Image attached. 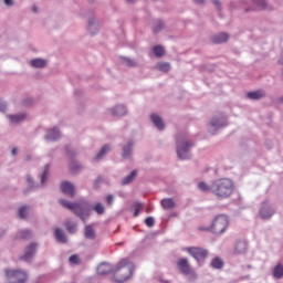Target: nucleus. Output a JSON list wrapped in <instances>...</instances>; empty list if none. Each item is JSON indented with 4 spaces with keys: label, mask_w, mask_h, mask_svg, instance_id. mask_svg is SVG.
Returning <instances> with one entry per match:
<instances>
[{
    "label": "nucleus",
    "mask_w": 283,
    "mask_h": 283,
    "mask_svg": "<svg viewBox=\"0 0 283 283\" xmlns=\"http://www.w3.org/2000/svg\"><path fill=\"white\" fill-rule=\"evenodd\" d=\"M211 193L216 196L219 200H224L233 196V191H235V185L233 180L230 178H220L212 182L211 185Z\"/></svg>",
    "instance_id": "1"
},
{
    "label": "nucleus",
    "mask_w": 283,
    "mask_h": 283,
    "mask_svg": "<svg viewBox=\"0 0 283 283\" xmlns=\"http://www.w3.org/2000/svg\"><path fill=\"white\" fill-rule=\"evenodd\" d=\"M134 275V264L127 259L119 261L114 269V280L117 283L127 282Z\"/></svg>",
    "instance_id": "2"
},
{
    "label": "nucleus",
    "mask_w": 283,
    "mask_h": 283,
    "mask_svg": "<svg viewBox=\"0 0 283 283\" xmlns=\"http://www.w3.org/2000/svg\"><path fill=\"white\" fill-rule=\"evenodd\" d=\"M229 229V217L226 214L217 216L211 223L210 228H199L200 231H211L217 235H222Z\"/></svg>",
    "instance_id": "3"
},
{
    "label": "nucleus",
    "mask_w": 283,
    "mask_h": 283,
    "mask_svg": "<svg viewBox=\"0 0 283 283\" xmlns=\"http://www.w3.org/2000/svg\"><path fill=\"white\" fill-rule=\"evenodd\" d=\"M62 207H65V209H70V211H73L75 216H78L81 220H85V218L90 217V205L87 202H80V203H72L67 200L61 199L60 200Z\"/></svg>",
    "instance_id": "4"
},
{
    "label": "nucleus",
    "mask_w": 283,
    "mask_h": 283,
    "mask_svg": "<svg viewBox=\"0 0 283 283\" xmlns=\"http://www.w3.org/2000/svg\"><path fill=\"white\" fill-rule=\"evenodd\" d=\"M186 251L189 253V255H191V258L197 260V262H202V260H207V255H209V251H207V249L198 247L187 248Z\"/></svg>",
    "instance_id": "5"
},
{
    "label": "nucleus",
    "mask_w": 283,
    "mask_h": 283,
    "mask_svg": "<svg viewBox=\"0 0 283 283\" xmlns=\"http://www.w3.org/2000/svg\"><path fill=\"white\" fill-rule=\"evenodd\" d=\"M6 273L10 283H23L28 280V274L19 270H7Z\"/></svg>",
    "instance_id": "6"
},
{
    "label": "nucleus",
    "mask_w": 283,
    "mask_h": 283,
    "mask_svg": "<svg viewBox=\"0 0 283 283\" xmlns=\"http://www.w3.org/2000/svg\"><path fill=\"white\" fill-rule=\"evenodd\" d=\"M192 146H193V144H191L189 142L180 143V139H178L177 140V156L181 160H186V158H189V149H191Z\"/></svg>",
    "instance_id": "7"
},
{
    "label": "nucleus",
    "mask_w": 283,
    "mask_h": 283,
    "mask_svg": "<svg viewBox=\"0 0 283 283\" xmlns=\"http://www.w3.org/2000/svg\"><path fill=\"white\" fill-rule=\"evenodd\" d=\"M177 266L184 275H192L196 276V272L191 269V265H189V261L187 259H180L177 262Z\"/></svg>",
    "instance_id": "8"
},
{
    "label": "nucleus",
    "mask_w": 283,
    "mask_h": 283,
    "mask_svg": "<svg viewBox=\"0 0 283 283\" xmlns=\"http://www.w3.org/2000/svg\"><path fill=\"white\" fill-rule=\"evenodd\" d=\"M61 190L63 191V193L71 196V198H74V196H76V188L70 181H63L61 185Z\"/></svg>",
    "instance_id": "9"
},
{
    "label": "nucleus",
    "mask_w": 283,
    "mask_h": 283,
    "mask_svg": "<svg viewBox=\"0 0 283 283\" xmlns=\"http://www.w3.org/2000/svg\"><path fill=\"white\" fill-rule=\"evenodd\" d=\"M112 272L114 273V268H112V264L109 263H102L97 266L98 275H107Z\"/></svg>",
    "instance_id": "10"
},
{
    "label": "nucleus",
    "mask_w": 283,
    "mask_h": 283,
    "mask_svg": "<svg viewBox=\"0 0 283 283\" xmlns=\"http://www.w3.org/2000/svg\"><path fill=\"white\" fill-rule=\"evenodd\" d=\"M228 41H229V34L227 33H219L211 38V42L214 44L227 43Z\"/></svg>",
    "instance_id": "11"
},
{
    "label": "nucleus",
    "mask_w": 283,
    "mask_h": 283,
    "mask_svg": "<svg viewBox=\"0 0 283 283\" xmlns=\"http://www.w3.org/2000/svg\"><path fill=\"white\" fill-rule=\"evenodd\" d=\"M154 125L157 127V129H159L160 132H163V129H165V122H163V117L156 115V114H153L150 116Z\"/></svg>",
    "instance_id": "12"
},
{
    "label": "nucleus",
    "mask_w": 283,
    "mask_h": 283,
    "mask_svg": "<svg viewBox=\"0 0 283 283\" xmlns=\"http://www.w3.org/2000/svg\"><path fill=\"white\" fill-rule=\"evenodd\" d=\"M34 251H36V245L34 243H31L27 249L24 255L21 258L22 260H25L27 262L34 255Z\"/></svg>",
    "instance_id": "13"
},
{
    "label": "nucleus",
    "mask_w": 283,
    "mask_h": 283,
    "mask_svg": "<svg viewBox=\"0 0 283 283\" xmlns=\"http://www.w3.org/2000/svg\"><path fill=\"white\" fill-rule=\"evenodd\" d=\"M272 275L276 280H282V277H283V265H282V263H279L273 268Z\"/></svg>",
    "instance_id": "14"
},
{
    "label": "nucleus",
    "mask_w": 283,
    "mask_h": 283,
    "mask_svg": "<svg viewBox=\"0 0 283 283\" xmlns=\"http://www.w3.org/2000/svg\"><path fill=\"white\" fill-rule=\"evenodd\" d=\"M59 138H61V133L59 132V128H53L46 134V140H59Z\"/></svg>",
    "instance_id": "15"
},
{
    "label": "nucleus",
    "mask_w": 283,
    "mask_h": 283,
    "mask_svg": "<svg viewBox=\"0 0 283 283\" xmlns=\"http://www.w3.org/2000/svg\"><path fill=\"white\" fill-rule=\"evenodd\" d=\"M266 94L264 91H255L248 93V98H251V101H260V98H264Z\"/></svg>",
    "instance_id": "16"
},
{
    "label": "nucleus",
    "mask_w": 283,
    "mask_h": 283,
    "mask_svg": "<svg viewBox=\"0 0 283 283\" xmlns=\"http://www.w3.org/2000/svg\"><path fill=\"white\" fill-rule=\"evenodd\" d=\"M161 207H163V209H166V210L175 209L176 201H174V199H171V198L163 199Z\"/></svg>",
    "instance_id": "17"
},
{
    "label": "nucleus",
    "mask_w": 283,
    "mask_h": 283,
    "mask_svg": "<svg viewBox=\"0 0 283 283\" xmlns=\"http://www.w3.org/2000/svg\"><path fill=\"white\" fill-rule=\"evenodd\" d=\"M55 238L57 242H61L62 244H65V242H67V237H65V232H63V230L59 228L55 229Z\"/></svg>",
    "instance_id": "18"
},
{
    "label": "nucleus",
    "mask_w": 283,
    "mask_h": 283,
    "mask_svg": "<svg viewBox=\"0 0 283 283\" xmlns=\"http://www.w3.org/2000/svg\"><path fill=\"white\" fill-rule=\"evenodd\" d=\"M127 114V108L125 106H116L113 108V116H125Z\"/></svg>",
    "instance_id": "19"
},
{
    "label": "nucleus",
    "mask_w": 283,
    "mask_h": 283,
    "mask_svg": "<svg viewBox=\"0 0 283 283\" xmlns=\"http://www.w3.org/2000/svg\"><path fill=\"white\" fill-rule=\"evenodd\" d=\"M248 249L247 241H238L235 245V253H245Z\"/></svg>",
    "instance_id": "20"
},
{
    "label": "nucleus",
    "mask_w": 283,
    "mask_h": 283,
    "mask_svg": "<svg viewBox=\"0 0 283 283\" xmlns=\"http://www.w3.org/2000/svg\"><path fill=\"white\" fill-rule=\"evenodd\" d=\"M260 216L263 220H268V218H271L273 216V210L263 207L260 211Z\"/></svg>",
    "instance_id": "21"
},
{
    "label": "nucleus",
    "mask_w": 283,
    "mask_h": 283,
    "mask_svg": "<svg viewBox=\"0 0 283 283\" xmlns=\"http://www.w3.org/2000/svg\"><path fill=\"white\" fill-rule=\"evenodd\" d=\"M138 176L137 170H133L130 175H128L126 178L123 180V185H129L130 182H134V179Z\"/></svg>",
    "instance_id": "22"
},
{
    "label": "nucleus",
    "mask_w": 283,
    "mask_h": 283,
    "mask_svg": "<svg viewBox=\"0 0 283 283\" xmlns=\"http://www.w3.org/2000/svg\"><path fill=\"white\" fill-rule=\"evenodd\" d=\"M132 209L134 210V217L138 218L140 216V211H143V203L135 202L133 203Z\"/></svg>",
    "instance_id": "23"
},
{
    "label": "nucleus",
    "mask_w": 283,
    "mask_h": 283,
    "mask_svg": "<svg viewBox=\"0 0 283 283\" xmlns=\"http://www.w3.org/2000/svg\"><path fill=\"white\" fill-rule=\"evenodd\" d=\"M31 65L33 67H45V65H48V62L43 59H35L31 61Z\"/></svg>",
    "instance_id": "24"
},
{
    "label": "nucleus",
    "mask_w": 283,
    "mask_h": 283,
    "mask_svg": "<svg viewBox=\"0 0 283 283\" xmlns=\"http://www.w3.org/2000/svg\"><path fill=\"white\" fill-rule=\"evenodd\" d=\"M156 67L159 70V72H169V70H171V64L167 62H161L158 63Z\"/></svg>",
    "instance_id": "25"
},
{
    "label": "nucleus",
    "mask_w": 283,
    "mask_h": 283,
    "mask_svg": "<svg viewBox=\"0 0 283 283\" xmlns=\"http://www.w3.org/2000/svg\"><path fill=\"white\" fill-rule=\"evenodd\" d=\"M11 123H21L25 120V115H9Z\"/></svg>",
    "instance_id": "26"
},
{
    "label": "nucleus",
    "mask_w": 283,
    "mask_h": 283,
    "mask_svg": "<svg viewBox=\"0 0 283 283\" xmlns=\"http://www.w3.org/2000/svg\"><path fill=\"white\" fill-rule=\"evenodd\" d=\"M211 266H213V269H222V266H224V262H222L220 258H214L211 262Z\"/></svg>",
    "instance_id": "27"
},
{
    "label": "nucleus",
    "mask_w": 283,
    "mask_h": 283,
    "mask_svg": "<svg viewBox=\"0 0 283 283\" xmlns=\"http://www.w3.org/2000/svg\"><path fill=\"white\" fill-rule=\"evenodd\" d=\"M82 168H83V167H82L78 163H76V161H72V163L70 164V169H71V171H72L73 174H76V171H81Z\"/></svg>",
    "instance_id": "28"
},
{
    "label": "nucleus",
    "mask_w": 283,
    "mask_h": 283,
    "mask_svg": "<svg viewBox=\"0 0 283 283\" xmlns=\"http://www.w3.org/2000/svg\"><path fill=\"white\" fill-rule=\"evenodd\" d=\"M154 52H155L156 56H158V57L165 56V48H163L161 45H156L154 48Z\"/></svg>",
    "instance_id": "29"
},
{
    "label": "nucleus",
    "mask_w": 283,
    "mask_h": 283,
    "mask_svg": "<svg viewBox=\"0 0 283 283\" xmlns=\"http://www.w3.org/2000/svg\"><path fill=\"white\" fill-rule=\"evenodd\" d=\"M107 151H109V146L105 145L104 147H102L101 151L96 155V160H101V158H103V156H105V154H107Z\"/></svg>",
    "instance_id": "30"
},
{
    "label": "nucleus",
    "mask_w": 283,
    "mask_h": 283,
    "mask_svg": "<svg viewBox=\"0 0 283 283\" xmlns=\"http://www.w3.org/2000/svg\"><path fill=\"white\" fill-rule=\"evenodd\" d=\"M94 211H96L98 216H103V213H105V206H103V203H96L94 206Z\"/></svg>",
    "instance_id": "31"
},
{
    "label": "nucleus",
    "mask_w": 283,
    "mask_h": 283,
    "mask_svg": "<svg viewBox=\"0 0 283 283\" xmlns=\"http://www.w3.org/2000/svg\"><path fill=\"white\" fill-rule=\"evenodd\" d=\"M94 235V229L91 226H87L85 228V237L88 238L90 240H93Z\"/></svg>",
    "instance_id": "32"
},
{
    "label": "nucleus",
    "mask_w": 283,
    "mask_h": 283,
    "mask_svg": "<svg viewBox=\"0 0 283 283\" xmlns=\"http://www.w3.org/2000/svg\"><path fill=\"white\" fill-rule=\"evenodd\" d=\"M32 232L30 230H22L19 233V238H21L22 240H28L29 238H31Z\"/></svg>",
    "instance_id": "33"
},
{
    "label": "nucleus",
    "mask_w": 283,
    "mask_h": 283,
    "mask_svg": "<svg viewBox=\"0 0 283 283\" xmlns=\"http://www.w3.org/2000/svg\"><path fill=\"white\" fill-rule=\"evenodd\" d=\"M50 174V166H45V169L42 174V177H41V182L42 185H45V180H48V176Z\"/></svg>",
    "instance_id": "34"
},
{
    "label": "nucleus",
    "mask_w": 283,
    "mask_h": 283,
    "mask_svg": "<svg viewBox=\"0 0 283 283\" xmlns=\"http://www.w3.org/2000/svg\"><path fill=\"white\" fill-rule=\"evenodd\" d=\"M66 230L69 233H76V224L72 222H66L65 223Z\"/></svg>",
    "instance_id": "35"
},
{
    "label": "nucleus",
    "mask_w": 283,
    "mask_h": 283,
    "mask_svg": "<svg viewBox=\"0 0 283 283\" xmlns=\"http://www.w3.org/2000/svg\"><path fill=\"white\" fill-rule=\"evenodd\" d=\"M132 143H128L127 146L124 147L123 156L124 158H127L129 154H132Z\"/></svg>",
    "instance_id": "36"
},
{
    "label": "nucleus",
    "mask_w": 283,
    "mask_h": 283,
    "mask_svg": "<svg viewBox=\"0 0 283 283\" xmlns=\"http://www.w3.org/2000/svg\"><path fill=\"white\" fill-rule=\"evenodd\" d=\"M163 28H164L163 21H157V23H155L153 30L155 33H158V32H160V30H163Z\"/></svg>",
    "instance_id": "37"
},
{
    "label": "nucleus",
    "mask_w": 283,
    "mask_h": 283,
    "mask_svg": "<svg viewBox=\"0 0 283 283\" xmlns=\"http://www.w3.org/2000/svg\"><path fill=\"white\" fill-rule=\"evenodd\" d=\"M199 189H201V191H211V186L209 187L207 182L202 181L199 184Z\"/></svg>",
    "instance_id": "38"
},
{
    "label": "nucleus",
    "mask_w": 283,
    "mask_h": 283,
    "mask_svg": "<svg viewBox=\"0 0 283 283\" xmlns=\"http://www.w3.org/2000/svg\"><path fill=\"white\" fill-rule=\"evenodd\" d=\"M27 211H28V207H22V208H20V210H19V217L22 218V219L28 218V216L25 214Z\"/></svg>",
    "instance_id": "39"
},
{
    "label": "nucleus",
    "mask_w": 283,
    "mask_h": 283,
    "mask_svg": "<svg viewBox=\"0 0 283 283\" xmlns=\"http://www.w3.org/2000/svg\"><path fill=\"white\" fill-rule=\"evenodd\" d=\"M256 6H258V9H259V10H264V8H266V1H264V0H259V1L256 2Z\"/></svg>",
    "instance_id": "40"
},
{
    "label": "nucleus",
    "mask_w": 283,
    "mask_h": 283,
    "mask_svg": "<svg viewBox=\"0 0 283 283\" xmlns=\"http://www.w3.org/2000/svg\"><path fill=\"white\" fill-rule=\"evenodd\" d=\"M70 262H71L72 264H78V262H80L78 255H76V254L71 255V256H70Z\"/></svg>",
    "instance_id": "41"
},
{
    "label": "nucleus",
    "mask_w": 283,
    "mask_h": 283,
    "mask_svg": "<svg viewBox=\"0 0 283 283\" xmlns=\"http://www.w3.org/2000/svg\"><path fill=\"white\" fill-rule=\"evenodd\" d=\"M145 224H146L147 227H154V224H155L154 218H153V217L146 218Z\"/></svg>",
    "instance_id": "42"
},
{
    "label": "nucleus",
    "mask_w": 283,
    "mask_h": 283,
    "mask_svg": "<svg viewBox=\"0 0 283 283\" xmlns=\"http://www.w3.org/2000/svg\"><path fill=\"white\" fill-rule=\"evenodd\" d=\"M125 63L128 67H134V65H136V63L133 60H129V59H125Z\"/></svg>",
    "instance_id": "43"
},
{
    "label": "nucleus",
    "mask_w": 283,
    "mask_h": 283,
    "mask_svg": "<svg viewBox=\"0 0 283 283\" xmlns=\"http://www.w3.org/2000/svg\"><path fill=\"white\" fill-rule=\"evenodd\" d=\"M106 202H107V205H114V196L108 195V196L106 197Z\"/></svg>",
    "instance_id": "44"
},
{
    "label": "nucleus",
    "mask_w": 283,
    "mask_h": 283,
    "mask_svg": "<svg viewBox=\"0 0 283 283\" xmlns=\"http://www.w3.org/2000/svg\"><path fill=\"white\" fill-rule=\"evenodd\" d=\"M210 125H211L212 127H220V122H218V120H212V122L210 123Z\"/></svg>",
    "instance_id": "45"
},
{
    "label": "nucleus",
    "mask_w": 283,
    "mask_h": 283,
    "mask_svg": "<svg viewBox=\"0 0 283 283\" xmlns=\"http://www.w3.org/2000/svg\"><path fill=\"white\" fill-rule=\"evenodd\" d=\"M7 106L3 102H0V112H6Z\"/></svg>",
    "instance_id": "46"
},
{
    "label": "nucleus",
    "mask_w": 283,
    "mask_h": 283,
    "mask_svg": "<svg viewBox=\"0 0 283 283\" xmlns=\"http://www.w3.org/2000/svg\"><path fill=\"white\" fill-rule=\"evenodd\" d=\"M213 3H214V6L218 8V10H220V1L213 0Z\"/></svg>",
    "instance_id": "47"
},
{
    "label": "nucleus",
    "mask_w": 283,
    "mask_h": 283,
    "mask_svg": "<svg viewBox=\"0 0 283 283\" xmlns=\"http://www.w3.org/2000/svg\"><path fill=\"white\" fill-rule=\"evenodd\" d=\"M6 6H12V0H4Z\"/></svg>",
    "instance_id": "48"
},
{
    "label": "nucleus",
    "mask_w": 283,
    "mask_h": 283,
    "mask_svg": "<svg viewBox=\"0 0 283 283\" xmlns=\"http://www.w3.org/2000/svg\"><path fill=\"white\" fill-rule=\"evenodd\" d=\"M195 3H205V0H195Z\"/></svg>",
    "instance_id": "49"
},
{
    "label": "nucleus",
    "mask_w": 283,
    "mask_h": 283,
    "mask_svg": "<svg viewBox=\"0 0 283 283\" xmlns=\"http://www.w3.org/2000/svg\"><path fill=\"white\" fill-rule=\"evenodd\" d=\"M32 10H33V12H39V9L36 8V6H34V7L32 8Z\"/></svg>",
    "instance_id": "50"
},
{
    "label": "nucleus",
    "mask_w": 283,
    "mask_h": 283,
    "mask_svg": "<svg viewBox=\"0 0 283 283\" xmlns=\"http://www.w3.org/2000/svg\"><path fill=\"white\" fill-rule=\"evenodd\" d=\"M12 154H13V156H17V148L12 149Z\"/></svg>",
    "instance_id": "51"
},
{
    "label": "nucleus",
    "mask_w": 283,
    "mask_h": 283,
    "mask_svg": "<svg viewBox=\"0 0 283 283\" xmlns=\"http://www.w3.org/2000/svg\"><path fill=\"white\" fill-rule=\"evenodd\" d=\"M279 63H280L281 65H283V55L281 56Z\"/></svg>",
    "instance_id": "52"
},
{
    "label": "nucleus",
    "mask_w": 283,
    "mask_h": 283,
    "mask_svg": "<svg viewBox=\"0 0 283 283\" xmlns=\"http://www.w3.org/2000/svg\"><path fill=\"white\" fill-rule=\"evenodd\" d=\"M146 211H147V213H149V212L151 211V208H147V210H146Z\"/></svg>",
    "instance_id": "53"
},
{
    "label": "nucleus",
    "mask_w": 283,
    "mask_h": 283,
    "mask_svg": "<svg viewBox=\"0 0 283 283\" xmlns=\"http://www.w3.org/2000/svg\"><path fill=\"white\" fill-rule=\"evenodd\" d=\"M129 3L134 2V0H127Z\"/></svg>",
    "instance_id": "54"
},
{
    "label": "nucleus",
    "mask_w": 283,
    "mask_h": 283,
    "mask_svg": "<svg viewBox=\"0 0 283 283\" xmlns=\"http://www.w3.org/2000/svg\"><path fill=\"white\" fill-rule=\"evenodd\" d=\"M88 25H92V21L88 22Z\"/></svg>",
    "instance_id": "55"
}]
</instances>
